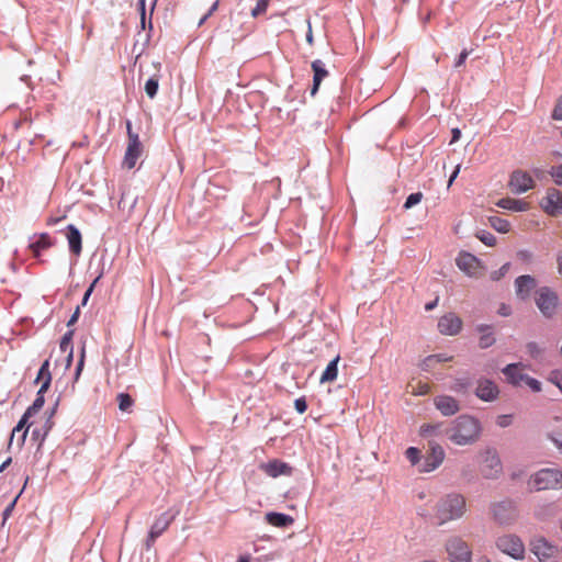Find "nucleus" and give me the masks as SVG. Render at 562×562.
<instances>
[{
	"mask_svg": "<svg viewBox=\"0 0 562 562\" xmlns=\"http://www.w3.org/2000/svg\"><path fill=\"white\" fill-rule=\"evenodd\" d=\"M482 431L481 423L471 415L458 416L450 428H447L448 439L458 446H467L475 442Z\"/></svg>",
	"mask_w": 562,
	"mask_h": 562,
	"instance_id": "nucleus-1",
	"label": "nucleus"
},
{
	"mask_svg": "<svg viewBox=\"0 0 562 562\" xmlns=\"http://www.w3.org/2000/svg\"><path fill=\"white\" fill-rule=\"evenodd\" d=\"M465 512V499L460 494H449L438 503L437 517L439 524L462 517Z\"/></svg>",
	"mask_w": 562,
	"mask_h": 562,
	"instance_id": "nucleus-2",
	"label": "nucleus"
},
{
	"mask_svg": "<svg viewBox=\"0 0 562 562\" xmlns=\"http://www.w3.org/2000/svg\"><path fill=\"white\" fill-rule=\"evenodd\" d=\"M535 304L546 319H552L558 313L560 299L553 289L543 285L536 290Z\"/></svg>",
	"mask_w": 562,
	"mask_h": 562,
	"instance_id": "nucleus-3",
	"label": "nucleus"
},
{
	"mask_svg": "<svg viewBox=\"0 0 562 562\" xmlns=\"http://www.w3.org/2000/svg\"><path fill=\"white\" fill-rule=\"evenodd\" d=\"M528 484L535 491L562 487V472L559 469H541L530 477Z\"/></svg>",
	"mask_w": 562,
	"mask_h": 562,
	"instance_id": "nucleus-4",
	"label": "nucleus"
},
{
	"mask_svg": "<svg viewBox=\"0 0 562 562\" xmlns=\"http://www.w3.org/2000/svg\"><path fill=\"white\" fill-rule=\"evenodd\" d=\"M493 519L502 526H509L518 517L516 503L509 498L491 504Z\"/></svg>",
	"mask_w": 562,
	"mask_h": 562,
	"instance_id": "nucleus-5",
	"label": "nucleus"
},
{
	"mask_svg": "<svg viewBox=\"0 0 562 562\" xmlns=\"http://www.w3.org/2000/svg\"><path fill=\"white\" fill-rule=\"evenodd\" d=\"M126 130L128 142L124 155L123 165L127 169H133L137 162V159L143 154V144L139 139L138 133L132 130V122L130 120L126 121Z\"/></svg>",
	"mask_w": 562,
	"mask_h": 562,
	"instance_id": "nucleus-6",
	"label": "nucleus"
},
{
	"mask_svg": "<svg viewBox=\"0 0 562 562\" xmlns=\"http://www.w3.org/2000/svg\"><path fill=\"white\" fill-rule=\"evenodd\" d=\"M445 549L450 562H472V551L460 537H450L445 543Z\"/></svg>",
	"mask_w": 562,
	"mask_h": 562,
	"instance_id": "nucleus-7",
	"label": "nucleus"
},
{
	"mask_svg": "<svg viewBox=\"0 0 562 562\" xmlns=\"http://www.w3.org/2000/svg\"><path fill=\"white\" fill-rule=\"evenodd\" d=\"M445 456L443 448L438 442L430 440L420 462V472L428 473L436 470L442 463Z\"/></svg>",
	"mask_w": 562,
	"mask_h": 562,
	"instance_id": "nucleus-8",
	"label": "nucleus"
},
{
	"mask_svg": "<svg viewBox=\"0 0 562 562\" xmlns=\"http://www.w3.org/2000/svg\"><path fill=\"white\" fill-rule=\"evenodd\" d=\"M496 547L503 553L519 560L524 558L525 546L521 539L516 535H504L497 538Z\"/></svg>",
	"mask_w": 562,
	"mask_h": 562,
	"instance_id": "nucleus-9",
	"label": "nucleus"
},
{
	"mask_svg": "<svg viewBox=\"0 0 562 562\" xmlns=\"http://www.w3.org/2000/svg\"><path fill=\"white\" fill-rule=\"evenodd\" d=\"M530 547L539 562H558V546L550 543L544 537L533 539Z\"/></svg>",
	"mask_w": 562,
	"mask_h": 562,
	"instance_id": "nucleus-10",
	"label": "nucleus"
},
{
	"mask_svg": "<svg viewBox=\"0 0 562 562\" xmlns=\"http://www.w3.org/2000/svg\"><path fill=\"white\" fill-rule=\"evenodd\" d=\"M173 518L175 515L170 512H165L155 519L145 540L146 550H150L154 547L156 540L168 529Z\"/></svg>",
	"mask_w": 562,
	"mask_h": 562,
	"instance_id": "nucleus-11",
	"label": "nucleus"
},
{
	"mask_svg": "<svg viewBox=\"0 0 562 562\" xmlns=\"http://www.w3.org/2000/svg\"><path fill=\"white\" fill-rule=\"evenodd\" d=\"M508 187L514 193L522 194L535 187V181L527 171L516 169L509 176Z\"/></svg>",
	"mask_w": 562,
	"mask_h": 562,
	"instance_id": "nucleus-12",
	"label": "nucleus"
},
{
	"mask_svg": "<svg viewBox=\"0 0 562 562\" xmlns=\"http://www.w3.org/2000/svg\"><path fill=\"white\" fill-rule=\"evenodd\" d=\"M541 209L550 216L562 214V193L555 188H549L540 202Z\"/></svg>",
	"mask_w": 562,
	"mask_h": 562,
	"instance_id": "nucleus-13",
	"label": "nucleus"
},
{
	"mask_svg": "<svg viewBox=\"0 0 562 562\" xmlns=\"http://www.w3.org/2000/svg\"><path fill=\"white\" fill-rule=\"evenodd\" d=\"M502 461L495 450H487L481 467V473L485 479H497L502 473Z\"/></svg>",
	"mask_w": 562,
	"mask_h": 562,
	"instance_id": "nucleus-14",
	"label": "nucleus"
},
{
	"mask_svg": "<svg viewBox=\"0 0 562 562\" xmlns=\"http://www.w3.org/2000/svg\"><path fill=\"white\" fill-rule=\"evenodd\" d=\"M462 324V319L454 313L450 312L439 318L437 327L441 335L456 336L461 331Z\"/></svg>",
	"mask_w": 562,
	"mask_h": 562,
	"instance_id": "nucleus-15",
	"label": "nucleus"
},
{
	"mask_svg": "<svg viewBox=\"0 0 562 562\" xmlns=\"http://www.w3.org/2000/svg\"><path fill=\"white\" fill-rule=\"evenodd\" d=\"M259 469L273 479L280 475L291 476L293 474V468L280 459H272L268 462L260 463Z\"/></svg>",
	"mask_w": 562,
	"mask_h": 562,
	"instance_id": "nucleus-16",
	"label": "nucleus"
},
{
	"mask_svg": "<svg viewBox=\"0 0 562 562\" xmlns=\"http://www.w3.org/2000/svg\"><path fill=\"white\" fill-rule=\"evenodd\" d=\"M536 286L537 280L530 274L519 276L515 280V292L517 297L521 301L528 300Z\"/></svg>",
	"mask_w": 562,
	"mask_h": 562,
	"instance_id": "nucleus-17",
	"label": "nucleus"
},
{
	"mask_svg": "<svg viewBox=\"0 0 562 562\" xmlns=\"http://www.w3.org/2000/svg\"><path fill=\"white\" fill-rule=\"evenodd\" d=\"M434 405L442 416L449 417L460 411L458 400L450 395H437L434 397Z\"/></svg>",
	"mask_w": 562,
	"mask_h": 562,
	"instance_id": "nucleus-18",
	"label": "nucleus"
},
{
	"mask_svg": "<svg viewBox=\"0 0 562 562\" xmlns=\"http://www.w3.org/2000/svg\"><path fill=\"white\" fill-rule=\"evenodd\" d=\"M65 236L70 254L76 257L80 256L82 251V235L79 228L74 224H68L65 228Z\"/></svg>",
	"mask_w": 562,
	"mask_h": 562,
	"instance_id": "nucleus-19",
	"label": "nucleus"
},
{
	"mask_svg": "<svg viewBox=\"0 0 562 562\" xmlns=\"http://www.w3.org/2000/svg\"><path fill=\"white\" fill-rule=\"evenodd\" d=\"M499 390L490 379L479 380L475 395L484 402H493L498 397Z\"/></svg>",
	"mask_w": 562,
	"mask_h": 562,
	"instance_id": "nucleus-20",
	"label": "nucleus"
},
{
	"mask_svg": "<svg viewBox=\"0 0 562 562\" xmlns=\"http://www.w3.org/2000/svg\"><path fill=\"white\" fill-rule=\"evenodd\" d=\"M313 70V85L310 90V94L314 97L321 87L322 81L329 75L325 67V64L321 59H315L311 64Z\"/></svg>",
	"mask_w": 562,
	"mask_h": 562,
	"instance_id": "nucleus-21",
	"label": "nucleus"
},
{
	"mask_svg": "<svg viewBox=\"0 0 562 562\" xmlns=\"http://www.w3.org/2000/svg\"><path fill=\"white\" fill-rule=\"evenodd\" d=\"M502 373L505 375L507 383L517 387L520 386L525 381L526 373L521 372L520 363H509L502 369Z\"/></svg>",
	"mask_w": 562,
	"mask_h": 562,
	"instance_id": "nucleus-22",
	"label": "nucleus"
},
{
	"mask_svg": "<svg viewBox=\"0 0 562 562\" xmlns=\"http://www.w3.org/2000/svg\"><path fill=\"white\" fill-rule=\"evenodd\" d=\"M265 520L278 528H289L294 524V518L291 515L279 513V512H268L265 515Z\"/></svg>",
	"mask_w": 562,
	"mask_h": 562,
	"instance_id": "nucleus-23",
	"label": "nucleus"
},
{
	"mask_svg": "<svg viewBox=\"0 0 562 562\" xmlns=\"http://www.w3.org/2000/svg\"><path fill=\"white\" fill-rule=\"evenodd\" d=\"M35 239L30 243L31 249L35 258H40L42 250L47 249L54 245V240L48 233H42L38 236L34 235Z\"/></svg>",
	"mask_w": 562,
	"mask_h": 562,
	"instance_id": "nucleus-24",
	"label": "nucleus"
},
{
	"mask_svg": "<svg viewBox=\"0 0 562 562\" xmlns=\"http://www.w3.org/2000/svg\"><path fill=\"white\" fill-rule=\"evenodd\" d=\"M54 427V422L50 420V417H46L45 422L42 426L35 427L31 432V439L35 442H37V449H40L44 441L46 440L49 431Z\"/></svg>",
	"mask_w": 562,
	"mask_h": 562,
	"instance_id": "nucleus-25",
	"label": "nucleus"
},
{
	"mask_svg": "<svg viewBox=\"0 0 562 562\" xmlns=\"http://www.w3.org/2000/svg\"><path fill=\"white\" fill-rule=\"evenodd\" d=\"M476 331L481 334L479 339L480 348L486 349L495 344L496 340L493 334L492 325L479 324L476 326Z\"/></svg>",
	"mask_w": 562,
	"mask_h": 562,
	"instance_id": "nucleus-26",
	"label": "nucleus"
},
{
	"mask_svg": "<svg viewBox=\"0 0 562 562\" xmlns=\"http://www.w3.org/2000/svg\"><path fill=\"white\" fill-rule=\"evenodd\" d=\"M497 206L514 211V212H524L528 210V203L522 200L512 199V198H503L498 200L496 203Z\"/></svg>",
	"mask_w": 562,
	"mask_h": 562,
	"instance_id": "nucleus-27",
	"label": "nucleus"
},
{
	"mask_svg": "<svg viewBox=\"0 0 562 562\" xmlns=\"http://www.w3.org/2000/svg\"><path fill=\"white\" fill-rule=\"evenodd\" d=\"M340 360L339 356H336L334 359H331L325 370L323 371L319 382L321 383H328L333 382L337 379L338 375V362Z\"/></svg>",
	"mask_w": 562,
	"mask_h": 562,
	"instance_id": "nucleus-28",
	"label": "nucleus"
},
{
	"mask_svg": "<svg viewBox=\"0 0 562 562\" xmlns=\"http://www.w3.org/2000/svg\"><path fill=\"white\" fill-rule=\"evenodd\" d=\"M49 366H50L49 359H46L41 364L34 383L42 382L41 386L47 385V389L50 387V384H52V373H50V370H49Z\"/></svg>",
	"mask_w": 562,
	"mask_h": 562,
	"instance_id": "nucleus-29",
	"label": "nucleus"
},
{
	"mask_svg": "<svg viewBox=\"0 0 562 562\" xmlns=\"http://www.w3.org/2000/svg\"><path fill=\"white\" fill-rule=\"evenodd\" d=\"M477 261V258L469 252H462L456 259L457 267L464 271L469 272L473 265Z\"/></svg>",
	"mask_w": 562,
	"mask_h": 562,
	"instance_id": "nucleus-30",
	"label": "nucleus"
},
{
	"mask_svg": "<svg viewBox=\"0 0 562 562\" xmlns=\"http://www.w3.org/2000/svg\"><path fill=\"white\" fill-rule=\"evenodd\" d=\"M49 389H47V385L45 386H40L37 393H36V397L35 400L33 401V403L26 408V411H30L31 414L35 415L36 413H38L44 404H45V393L48 391Z\"/></svg>",
	"mask_w": 562,
	"mask_h": 562,
	"instance_id": "nucleus-31",
	"label": "nucleus"
},
{
	"mask_svg": "<svg viewBox=\"0 0 562 562\" xmlns=\"http://www.w3.org/2000/svg\"><path fill=\"white\" fill-rule=\"evenodd\" d=\"M490 225L498 233L505 234L510 229V223L499 216L493 215L488 217Z\"/></svg>",
	"mask_w": 562,
	"mask_h": 562,
	"instance_id": "nucleus-32",
	"label": "nucleus"
},
{
	"mask_svg": "<svg viewBox=\"0 0 562 562\" xmlns=\"http://www.w3.org/2000/svg\"><path fill=\"white\" fill-rule=\"evenodd\" d=\"M144 89L147 97L154 99L157 95L159 89V76L154 75L149 77L145 82Z\"/></svg>",
	"mask_w": 562,
	"mask_h": 562,
	"instance_id": "nucleus-33",
	"label": "nucleus"
},
{
	"mask_svg": "<svg viewBox=\"0 0 562 562\" xmlns=\"http://www.w3.org/2000/svg\"><path fill=\"white\" fill-rule=\"evenodd\" d=\"M405 456L412 465H417L420 471V462L423 461L420 450L416 447H409L406 449Z\"/></svg>",
	"mask_w": 562,
	"mask_h": 562,
	"instance_id": "nucleus-34",
	"label": "nucleus"
},
{
	"mask_svg": "<svg viewBox=\"0 0 562 562\" xmlns=\"http://www.w3.org/2000/svg\"><path fill=\"white\" fill-rule=\"evenodd\" d=\"M442 424H426L420 427L419 435L424 438H429L440 434Z\"/></svg>",
	"mask_w": 562,
	"mask_h": 562,
	"instance_id": "nucleus-35",
	"label": "nucleus"
},
{
	"mask_svg": "<svg viewBox=\"0 0 562 562\" xmlns=\"http://www.w3.org/2000/svg\"><path fill=\"white\" fill-rule=\"evenodd\" d=\"M471 379L468 376L454 379L452 390L458 393H465L471 386Z\"/></svg>",
	"mask_w": 562,
	"mask_h": 562,
	"instance_id": "nucleus-36",
	"label": "nucleus"
},
{
	"mask_svg": "<svg viewBox=\"0 0 562 562\" xmlns=\"http://www.w3.org/2000/svg\"><path fill=\"white\" fill-rule=\"evenodd\" d=\"M75 330L68 329L61 337L59 348L63 352H67L72 348L71 340L74 337Z\"/></svg>",
	"mask_w": 562,
	"mask_h": 562,
	"instance_id": "nucleus-37",
	"label": "nucleus"
},
{
	"mask_svg": "<svg viewBox=\"0 0 562 562\" xmlns=\"http://www.w3.org/2000/svg\"><path fill=\"white\" fill-rule=\"evenodd\" d=\"M476 237L488 247H493L496 244V237L487 231L482 229L477 232Z\"/></svg>",
	"mask_w": 562,
	"mask_h": 562,
	"instance_id": "nucleus-38",
	"label": "nucleus"
},
{
	"mask_svg": "<svg viewBox=\"0 0 562 562\" xmlns=\"http://www.w3.org/2000/svg\"><path fill=\"white\" fill-rule=\"evenodd\" d=\"M423 193L420 191L418 192H414V193H411L407 198H406V201L404 202L403 204V209L405 210H409L412 209L413 206L417 205L418 203H420V201L423 200Z\"/></svg>",
	"mask_w": 562,
	"mask_h": 562,
	"instance_id": "nucleus-39",
	"label": "nucleus"
},
{
	"mask_svg": "<svg viewBox=\"0 0 562 562\" xmlns=\"http://www.w3.org/2000/svg\"><path fill=\"white\" fill-rule=\"evenodd\" d=\"M117 403H119V408L121 411L125 412L134 404V401L128 393H120L117 395Z\"/></svg>",
	"mask_w": 562,
	"mask_h": 562,
	"instance_id": "nucleus-40",
	"label": "nucleus"
},
{
	"mask_svg": "<svg viewBox=\"0 0 562 562\" xmlns=\"http://www.w3.org/2000/svg\"><path fill=\"white\" fill-rule=\"evenodd\" d=\"M103 276V269L100 271V273L97 276V278L91 282V284L88 286V289L85 291V294L82 296V300H81V306H86L93 290H94V286L95 284L99 282V280L102 278Z\"/></svg>",
	"mask_w": 562,
	"mask_h": 562,
	"instance_id": "nucleus-41",
	"label": "nucleus"
},
{
	"mask_svg": "<svg viewBox=\"0 0 562 562\" xmlns=\"http://www.w3.org/2000/svg\"><path fill=\"white\" fill-rule=\"evenodd\" d=\"M549 381L562 393V370H552L549 375Z\"/></svg>",
	"mask_w": 562,
	"mask_h": 562,
	"instance_id": "nucleus-42",
	"label": "nucleus"
},
{
	"mask_svg": "<svg viewBox=\"0 0 562 562\" xmlns=\"http://www.w3.org/2000/svg\"><path fill=\"white\" fill-rule=\"evenodd\" d=\"M549 173L557 186H562V164L551 167Z\"/></svg>",
	"mask_w": 562,
	"mask_h": 562,
	"instance_id": "nucleus-43",
	"label": "nucleus"
},
{
	"mask_svg": "<svg viewBox=\"0 0 562 562\" xmlns=\"http://www.w3.org/2000/svg\"><path fill=\"white\" fill-rule=\"evenodd\" d=\"M137 10L140 15V22H139L140 29L145 30L146 29V0H137Z\"/></svg>",
	"mask_w": 562,
	"mask_h": 562,
	"instance_id": "nucleus-44",
	"label": "nucleus"
},
{
	"mask_svg": "<svg viewBox=\"0 0 562 562\" xmlns=\"http://www.w3.org/2000/svg\"><path fill=\"white\" fill-rule=\"evenodd\" d=\"M526 348H527L529 356L533 359H538L542 352L541 348L539 347V345L536 341H529L526 345Z\"/></svg>",
	"mask_w": 562,
	"mask_h": 562,
	"instance_id": "nucleus-45",
	"label": "nucleus"
},
{
	"mask_svg": "<svg viewBox=\"0 0 562 562\" xmlns=\"http://www.w3.org/2000/svg\"><path fill=\"white\" fill-rule=\"evenodd\" d=\"M524 383L527 386H529L532 392L538 393V392L541 391V382L539 380L528 375V374L525 376Z\"/></svg>",
	"mask_w": 562,
	"mask_h": 562,
	"instance_id": "nucleus-46",
	"label": "nucleus"
},
{
	"mask_svg": "<svg viewBox=\"0 0 562 562\" xmlns=\"http://www.w3.org/2000/svg\"><path fill=\"white\" fill-rule=\"evenodd\" d=\"M509 268H510V263L505 262L498 270H495L491 273L492 280L498 281L502 278H504L506 276V273L508 272Z\"/></svg>",
	"mask_w": 562,
	"mask_h": 562,
	"instance_id": "nucleus-47",
	"label": "nucleus"
},
{
	"mask_svg": "<svg viewBox=\"0 0 562 562\" xmlns=\"http://www.w3.org/2000/svg\"><path fill=\"white\" fill-rule=\"evenodd\" d=\"M18 498H19V495L13 499L4 508V510L2 512V525H4V522L9 519V517L12 515V512L14 510L15 508V505H16V502H18Z\"/></svg>",
	"mask_w": 562,
	"mask_h": 562,
	"instance_id": "nucleus-48",
	"label": "nucleus"
},
{
	"mask_svg": "<svg viewBox=\"0 0 562 562\" xmlns=\"http://www.w3.org/2000/svg\"><path fill=\"white\" fill-rule=\"evenodd\" d=\"M32 416L33 414H31L30 411H25L21 416L20 420L18 422L19 425L23 426L24 431H26V434H29V430L32 426V423L30 422V418Z\"/></svg>",
	"mask_w": 562,
	"mask_h": 562,
	"instance_id": "nucleus-49",
	"label": "nucleus"
},
{
	"mask_svg": "<svg viewBox=\"0 0 562 562\" xmlns=\"http://www.w3.org/2000/svg\"><path fill=\"white\" fill-rule=\"evenodd\" d=\"M516 257L521 262L530 263L532 261L533 255L528 249H520L517 251Z\"/></svg>",
	"mask_w": 562,
	"mask_h": 562,
	"instance_id": "nucleus-50",
	"label": "nucleus"
},
{
	"mask_svg": "<svg viewBox=\"0 0 562 562\" xmlns=\"http://www.w3.org/2000/svg\"><path fill=\"white\" fill-rule=\"evenodd\" d=\"M294 408L299 414H304L307 411V402L304 396H301L294 401Z\"/></svg>",
	"mask_w": 562,
	"mask_h": 562,
	"instance_id": "nucleus-51",
	"label": "nucleus"
},
{
	"mask_svg": "<svg viewBox=\"0 0 562 562\" xmlns=\"http://www.w3.org/2000/svg\"><path fill=\"white\" fill-rule=\"evenodd\" d=\"M434 366H435V357H431V356H427L419 363L420 370L426 371V372L430 371L434 368Z\"/></svg>",
	"mask_w": 562,
	"mask_h": 562,
	"instance_id": "nucleus-52",
	"label": "nucleus"
},
{
	"mask_svg": "<svg viewBox=\"0 0 562 562\" xmlns=\"http://www.w3.org/2000/svg\"><path fill=\"white\" fill-rule=\"evenodd\" d=\"M471 50H468L467 48H464L460 54L459 56L456 58L454 60V64H453V67L454 68H460L461 66L464 65L468 56L470 55Z\"/></svg>",
	"mask_w": 562,
	"mask_h": 562,
	"instance_id": "nucleus-53",
	"label": "nucleus"
},
{
	"mask_svg": "<svg viewBox=\"0 0 562 562\" xmlns=\"http://www.w3.org/2000/svg\"><path fill=\"white\" fill-rule=\"evenodd\" d=\"M513 422V415L506 414V415H499L496 419L497 426L502 428L508 427Z\"/></svg>",
	"mask_w": 562,
	"mask_h": 562,
	"instance_id": "nucleus-54",
	"label": "nucleus"
},
{
	"mask_svg": "<svg viewBox=\"0 0 562 562\" xmlns=\"http://www.w3.org/2000/svg\"><path fill=\"white\" fill-rule=\"evenodd\" d=\"M83 366H85V348H82L80 358L76 364L75 381H77L79 379L81 371L83 369Z\"/></svg>",
	"mask_w": 562,
	"mask_h": 562,
	"instance_id": "nucleus-55",
	"label": "nucleus"
},
{
	"mask_svg": "<svg viewBox=\"0 0 562 562\" xmlns=\"http://www.w3.org/2000/svg\"><path fill=\"white\" fill-rule=\"evenodd\" d=\"M552 119L557 121H562V94L552 111Z\"/></svg>",
	"mask_w": 562,
	"mask_h": 562,
	"instance_id": "nucleus-56",
	"label": "nucleus"
},
{
	"mask_svg": "<svg viewBox=\"0 0 562 562\" xmlns=\"http://www.w3.org/2000/svg\"><path fill=\"white\" fill-rule=\"evenodd\" d=\"M23 431H24L23 426H21V425H19V424H16V425L13 427V429H12V431H11V434H10L9 440H8V450H10V449H11V447H12V445H13V439H14L15 434H18V432H21V434H22Z\"/></svg>",
	"mask_w": 562,
	"mask_h": 562,
	"instance_id": "nucleus-57",
	"label": "nucleus"
},
{
	"mask_svg": "<svg viewBox=\"0 0 562 562\" xmlns=\"http://www.w3.org/2000/svg\"><path fill=\"white\" fill-rule=\"evenodd\" d=\"M550 440L555 445L558 449L562 451V436L558 432L549 434Z\"/></svg>",
	"mask_w": 562,
	"mask_h": 562,
	"instance_id": "nucleus-58",
	"label": "nucleus"
},
{
	"mask_svg": "<svg viewBox=\"0 0 562 562\" xmlns=\"http://www.w3.org/2000/svg\"><path fill=\"white\" fill-rule=\"evenodd\" d=\"M497 313L501 315V316H504V317H507V316H510L513 311H512V307L505 303H502L497 310Z\"/></svg>",
	"mask_w": 562,
	"mask_h": 562,
	"instance_id": "nucleus-59",
	"label": "nucleus"
},
{
	"mask_svg": "<svg viewBox=\"0 0 562 562\" xmlns=\"http://www.w3.org/2000/svg\"><path fill=\"white\" fill-rule=\"evenodd\" d=\"M79 316H80V306L78 305L76 307L75 312L72 313V315L70 316V318L68 319L67 326L70 327L74 324H76L78 318H79Z\"/></svg>",
	"mask_w": 562,
	"mask_h": 562,
	"instance_id": "nucleus-60",
	"label": "nucleus"
},
{
	"mask_svg": "<svg viewBox=\"0 0 562 562\" xmlns=\"http://www.w3.org/2000/svg\"><path fill=\"white\" fill-rule=\"evenodd\" d=\"M430 356L435 357V363L448 362L452 359V357H449L445 353H437V355H430Z\"/></svg>",
	"mask_w": 562,
	"mask_h": 562,
	"instance_id": "nucleus-61",
	"label": "nucleus"
},
{
	"mask_svg": "<svg viewBox=\"0 0 562 562\" xmlns=\"http://www.w3.org/2000/svg\"><path fill=\"white\" fill-rule=\"evenodd\" d=\"M461 138V131L460 128L456 127L451 130V139L450 144L457 143Z\"/></svg>",
	"mask_w": 562,
	"mask_h": 562,
	"instance_id": "nucleus-62",
	"label": "nucleus"
},
{
	"mask_svg": "<svg viewBox=\"0 0 562 562\" xmlns=\"http://www.w3.org/2000/svg\"><path fill=\"white\" fill-rule=\"evenodd\" d=\"M306 42H307L310 45H313V42H314L313 31H312V24H311V21H310V20L307 21Z\"/></svg>",
	"mask_w": 562,
	"mask_h": 562,
	"instance_id": "nucleus-63",
	"label": "nucleus"
},
{
	"mask_svg": "<svg viewBox=\"0 0 562 562\" xmlns=\"http://www.w3.org/2000/svg\"><path fill=\"white\" fill-rule=\"evenodd\" d=\"M558 272L562 276V250L557 254Z\"/></svg>",
	"mask_w": 562,
	"mask_h": 562,
	"instance_id": "nucleus-64",
	"label": "nucleus"
}]
</instances>
